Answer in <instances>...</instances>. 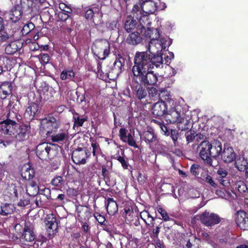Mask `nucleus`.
<instances>
[{
	"label": "nucleus",
	"mask_w": 248,
	"mask_h": 248,
	"mask_svg": "<svg viewBox=\"0 0 248 248\" xmlns=\"http://www.w3.org/2000/svg\"><path fill=\"white\" fill-rule=\"evenodd\" d=\"M119 136L121 139L124 142H126L127 136L126 131L124 128H121L119 131Z\"/></svg>",
	"instance_id": "obj_53"
},
{
	"label": "nucleus",
	"mask_w": 248,
	"mask_h": 248,
	"mask_svg": "<svg viewBox=\"0 0 248 248\" xmlns=\"http://www.w3.org/2000/svg\"><path fill=\"white\" fill-rule=\"evenodd\" d=\"M129 145L132 146L134 148H138V146L136 143V141L134 139L133 136L131 134H129L127 135L126 141Z\"/></svg>",
	"instance_id": "obj_48"
},
{
	"label": "nucleus",
	"mask_w": 248,
	"mask_h": 248,
	"mask_svg": "<svg viewBox=\"0 0 248 248\" xmlns=\"http://www.w3.org/2000/svg\"><path fill=\"white\" fill-rule=\"evenodd\" d=\"M34 28V25L31 22L25 24L22 28L21 32L23 35H26L28 34L33 35Z\"/></svg>",
	"instance_id": "obj_33"
},
{
	"label": "nucleus",
	"mask_w": 248,
	"mask_h": 248,
	"mask_svg": "<svg viewBox=\"0 0 248 248\" xmlns=\"http://www.w3.org/2000/svg\"><path fill=\"white\" fill-rule=\"evenodd\" d=\"M94 217L95 218V219H96V220H97V221L100 224H103L105 220V217H104V216H103L102 215H101V214H100L98 213H95L94 214Z\"/></svg>",
	"instance_id": "obj_55"
},
{
	"label": "nucleus",
	"mask_w": 248,
	"mask_h": 248,
	"mask_svg": "<svg viewBox=\"0 0 248 248\" xmlns=\"http://www.w3.org/2000/svg\"><path fill=\"white\" fill-rule=\"evenodd\" d=\"M93 16V11L92 9H89L87 10L85 13V17L87 19L92 18Z\"/></svg>",
	"instance_id": "obj_63"
},
{
	"label": "nucleus",
	"mask_w": 248,
	"mask_h": 248,
	"mask_svg": "<svg viewBox=\"0 0 248 248\" xmlns=\"http://www.w3.org/2000/svg\"><path fill=\"white\" fill-rule=\"evenodd\" d=\"M7 165L5 163H0V180L4 177V173L7 171Z\"/></svg>",
	"instance_id": "obj_51"
},
{
	"label": "nucleus",
	"mask_w": 248,
	"mask_h": 248,
	"mask_svg": "<svg viewBox=\"0 0 248 248\" xmlns=\"http://www.w3.org/2000/svg\"><path fill=\"white\" fill-rule=\"evenodd\" d=\"M108 214L113 215L118 211V205L113 198H108L105 204Z\"/></svg>",
	"instance_id": "obj_24"
},
{
	"label": "nucleus",
	"mask_w": 248,
	"mask_h": 248,
	"mask_svg": "<svg viewBox=\"0 0 248 248\" xmlns=\"http://www.w3.org/2000/svg\"><path fill=\"white\" fill-rule=\"evenodd\" d=\"M62 177L60 176L55 177L51 181V184L55 186H59L62 184Z\"/></svg>",
	"instance_id": "obj_52"
},
{
	"label": "nucleus",
	"mask_w": 248,
	"mask_h": 248,
	"mask_svg": "<svg viewBox=\"0 0 248 248\" xmlns=\"http://www.w3.org/2000/svg\"><path fill=\"white\" fill-rule=\"evenodd\" d=\"M33 170L29 167H23L21 170V176L25 180H30L33 177Z\"/></svg>",
	"instance_id": "obj_41"
},
{
	"label": "nucleus",
	"mask_w": 248,
	"mask_h": 248,
	"mask_svg": "<svg viewBox=\"0 0 248 248\" xmlns=\"http://www.w3.org/2000/svg\"><path fill=\"white\" fill-rule=\"evenodd\" d=\"M29 203L30 200L29 199L21 200L17 205L19 206H25L28 205Z\"/></svg>",
	"instance_id": "obj_64"
},
{
	"label": "nucleus",
	"mask_w": 248,
	"mask_h": 248,
	"mask_svg": "<svg viewBox=\"0 0 248 248\" xmlns=\"http://www.w3.org/2000/svg\"><path fill=\"white\" fill-rule=\"evenodd\" d=\"M19 125L16 123L15 122L11 121L10 123H2L1 124V128L2 132L4 134L9 135H15Z\"/></svg>",
	"instance_id": "obj_15"
},
{
	"label": "nucleus",
	"mask_w": 248,
	"mask_h": 248,
	"mask_svg": "<svg viewBox=\"0 0 248 248\" xmlns=\"http://www.w3.org/2000/svg\"><path fill=\"white\" fill-rule=\"evenodd\" d=\"M140 217L147 225H149V224L146 221V218H151V221L153 222L155 220L154 218L152 217L147 211H143L141 212L140 214Z\"/></svg>",
	"instance_id": "obj_43"
},
{
	"label": "nucleus",
	"mask_w": 248,
	"mask_h": 248,
	"mask_svg": "<svg viewBox=\"0 0 248 248\" xmlns=\"http://www.w3.org/2000/svg\"><path fill=\"white\" fill-rule=\"evenodd\" d=\"M59 8L62 11L67 13H70L72 11L71 9L63 3H61L59 4Z\"/></svg>",
	"instance_id": "obj_56"
},
{
	"label": "nucleus",
	"mask_w": 248,
	"mask_h": 248,
	"mask_svg": "<svg viewBox=\"0 0 248 248\" xmlns=\"http://www.w3.org/2000/svg\"><path fill=\"white\" fill-rule=\"evenodd\" d=\"M12 84L9 81H5L0 84V98L5 99L12 92Z\"/></svg>",
	"instance_id": "obj_20"
},
{
	"label": "nucleus",
	"mask_w": 248,
	"mask_h": 248,
	"mask_svg": "<svg viewBox=\"0 0 248 248\" xmlns=\"http://www.w3.org/2000/svg\"><path fill=\"white\" fill-rule=\"evenodd\" d=\"M217 174L218 175L217 180L218 178H225L228 175V172L223 168H219L217 172Z\"/></svg>",
	"instance_id": "obj_50"
},
{
	"label": "nucleus",
	"mask_w": 248,
	"mask_h": 248,
	"mask_svg": "<svg viewBox=\"0 0 248 248\" xmlns=\"http://www.w3.org/2000/svg\"><path fill=\"white\" fill-rule=\"evenodd\" d=\"M117 160L121 163L124 169H127L128 168V163L123 157L119 156L117 157Z\"/></svg>",
	"instance_id": "obj_57"
},
{
	"label": "nucleus",
	"mask_w": 248,
	"mask_h": 248,
	"mask_svg": "<svg viewBox=\"0 0 248 248\" xmlns=\"http://www.w3.org/2000/svg\"><path fill=\"white\" fill-rule=\"evenodd\" d=\"M92 51L98 59L104 60L109 54L110 44L107 40H96L92 45Z\"/></svg>",
	"instance_id": "obj_3"
},
{
	"label": "nucleus",
	"mask_w": 248,
	"mask_h": 248,
	"mask_svg": "<svg viewBox=\"0 0 248 248\" xmlns=\"http://www.w3.org/2000/svg\"><path fill=\"white\" fill-rule=\"evenodd\" d=\"M40 193L46 196L47 199H49L50 196V190L49 188H45L40 190Z\"/></svg>",
	"instance_id": "obj_61"
},
{
	"label": "nucleus",
	"mask_w": 248,
	"mask_h": 248,
	"mask_svg": "<svg viewBox=\"0 0 248 248\" xmlns=\"http://www.w3.org/2000/svg\"><path fill=\"white\" fill-rule=\"evenodd\" d=\"M157 1V10H162L166 8V4L164 2L160 1V0H155Z\"/></svg>",
	"instance_id": "obj_59"
},
{
	"label": "nucleus",
	"mask_w": 248,
	"mask_h": 248,
	"mask_svg": "<svg viewBox=\"0 0 248 248\" xmlns=\"http://www.w3.org/2000/svg\"><path fill=\"white\" fill-rule=\"evenodd\" d=\"M236 222L237 225L242 230L248 228V213L240 210L236 214Z\"/></svg>",
	"instance_id": "obj_14"
},
{
	"label": "nucleus",
	"mask_w": 248,
	"mask_h": 248,
	"mask_svg": "<svg viewBox=\"0 0 248 248\" xmlns=\"http://www.w3.org/2000/svg\"><path fill=\"white\" fill-rule=\"evenodd\" d=\"M32 3L31 0H20V8L25 10L28 9L30 7L32 6Z\"/></svg>",
	"instance_id": "obj_46"
},
{
	"label": "nucleus",
	"mask_w": 248,
	"mask_h": 248,
	"mask_svg": "<svg viewBox=\"0 0 248 248\" xmlns=\"http://www.w3.org/2000/svg\"><path fill=\"white\" fill-rule=\"evenodd\" d=\"M233 189L234 191L237 190L239 193L243 194L247 190V187L243 181H238L233 185Z\"/></svg>",
	"instance_id": "obj_37"
},
{
	"label": "nucleus",
	"mask_w": 248,
	"mask_h": 248,
	"mask_svg": "<svg viewBox=\"0 0 248 248\" xmlns=\"http://www.w3.org/2000/svg\"><path fill=\"white\" fill-rule=\"evenodd\" d=\"M198 236L200 238H202L204 241L206 242L212 246L214 245V238L210 236L209 234L207 232L204 231H201L199 232Z\"/></svg>",
	"instance_id": "obj_39"
},
{
	"label": "nucleus",
	"mask_w": 248,
	"mask_h": 248,
	"mask_svg": "<svg viewBox=\"0 0 248 248\" xmlns=\"http://www.w3.org/2000/svg\"><path fill=\"white\" fill-rule=\"evenodd\" d=\"M200 155L202 160L207 164L212 165V159L210 156V149L209 148V142L207 141H203L201 142L199 147Z\"/></svg>",
	"instance_id": "obj_13"
},
{
	"label": "nucleus",
	"mask_w": 248,
	"mask_h": 248,
	"mask_svg": "<svg viewBox=\"0 0 248 248\" xmlns=\"http://www.w3.org/2000/svg\"><path fill=\"white\" fill-rule=\"evenodd\" d=\"M195 218L200 220L202 224L207 227L214 226L220 221V218L217 215L206 211L196 216Z\"/></svg>",
	"instance_id": "obj_7"
},
{
	"label": "nucleus",
	"mask_w": 248,
	"mask_h": 248,
	"mask_svg": "<svg viewBox=\"0 0 248 248\" xmlns=\"http://www.w3.org/2000/svg\"><path fill=\"white\" fill-rule=\"evenodd\" d=\"M161 51L155 53H151L149 51L152 55V68H154V65L158 67L163 63V58L160 53Z\"/></svg>",
	"instance_id": "obj_29"
},
{
	"label": "nucleus",
	"mask_w": 248,
	"mask_h": 248,
	"mask_svg": "<svg viewBox=\"0 0 248 248\" xmlns=\"http://www.w3.org/2000/svg\"><path fill=\"white\" fill-rule=\"evenodd\" d=\"M136 24V20L131 16H128L124 23L125 30L130 32L135 28Z\"/></svg>",
	"instance_id": "obj_34"
},
{
	"label": "nucleus",
	"mask_w": 248,
	"mask_h": 248,
	"mask_svg": "<svg viewBox=\"0 0 248 248\" xmlns=\"http://www.w3.org/2000/svg\"><path fill=\"white\" fill-rule=\"evenodd\" d=\"M52 145L47 143H42L39 144L36 148V155L41 159H45L52 156L54 152Z\"/></svg>",
	"instance_id": "obj_9"
},
{
	"label": "nucleus",
	"mask_w": 248,
	"mask_h": 248,
	"mask_svg": "<svg viewBox=\"0 0 248 248\" xmlns=\"http://www.w3.org/2000/svg\"><path fill=\"white\" fill-rule=\"evenodd\" d=\"M23 12L19 5H16L5 14V18L13 23H16L22 18Z\"/></svg>",
	"instance_id": "obj_12"
},
{
	"label": "nucleus",
	"mask_w": 248,
	"mask_h": 248,
	"mask_svg": "<svg viewBox=\"0 0 248 248\" xmlns=\"http://www.w3.org/2000/svg\"><path fill=\"white\" fill-rule=\"evenodd\" d=\"M38 110V107L35 103H31L27 108L25 112V114L29 115L30 117L33 118Z\"/></svg>",
	"instance_id": "obj_38"
},
{
	"label": "nucleus",
	"mask_w": 248,
	"mask_h": 248,
	"mask_svg": "<svg viewBox=\"0 0 248 248\" xmlns=\"http://www.w3.org/2000/svg\"><path fill=\"white\" fill-rule=\"evenodd\" d=\"M27 135V128L26 127H19L17 132L15 134V137L17 140L22 141L26 139Z\"/></svg>",
	"instance_id": "obj_35"
},
{
	"label": "nucleus",
	"mask_w": 248,
	"mask_h": 248,
	"mask_svg": "<svg viewBox=\"0 0 248 248\" xmlns=\"http://www.w3.org/2000/svg\"><path fill=\"white\" fill-rule=\"evenodd\" d=\"M142 16L140 18L139 23L140 26L141 31L142 30H145L150 26L151 22L147 15L142 14Z\"/></svg>",
	"instance_id": "obj_31"
},
{
	"label": "nucleus",
	"mask_w": 248,
	"mask_h": 248,
	"mask_svg": "<svg viewBox=\"0 0 248 248\" xmlns=\"http://www.w3.org/2000/svg\"><path fill=\"white\" fill-rule=\"evenodd\" d=\"M117 21L116 20H112L108 23V27L111 30H114L117 27Z\"/></svg>",
	"instance_id": "obj_62"
},
{
	"label": "nucleus",
	"mask_w": 248,
	"mask_h": 248,
	"mask_svg": "<svg viewBox=\"0 0 248 248\" xmlns=\"http://www.w3.org/2000/svg\"><path fill=\"white\" fill-rule=\"evenodd\" d=\"M35 238L33 226L30 222H26L21 239L26 242H32Z\"/></svg>",
	"instance_id": "obj_16"
},
{
	"label": "nucleus",
	"mask_w": 248,
	"mask_h": 248,
	"mask_svg": "<svg viewBox=\"0 0 248 248\" xmlns=\"http://www.w3.org/2000/svg\"><path fill=\"white\" fill-rule=\"evenodd\" d=\"M73 119L74 120V124L73 126L74 129L76 127L82 126L83 123L87 120L85 118H80L78 113L74 114Z\"/></svg>",
	"instance_id": "obj_42"
},
{
	"label": "nucleus",
	"mask_w": 248,
	"mask_h": 248,
	"mask_svg": "<svg viewBox=\"0 0 248 248\" xmlns=\"http://www.w3.org/2000/svg\"><path fill=\"white\" fill-rule=\"evenodd\" d=\"M159 232H160V227L158 226L156 227L153 230L152 235H151V237L158 238V234H159Z\"/></svg>",
	"instance_id": "obj_58"
},
{
	"label": "nucleus",
	"mask_w": 248,
	"mask_h": 248,
	"mask_svg": "<svg viewBox=\"0 0 248 248\" xmlns=\"http://www.w3.org/2000/svg\"><path fill=\"white\" fill-rule=\"evenodd\" d=\"M235 166L239 171L246 170L248 166V162L247 160L243 157L237 158L235 161Z\"/></svg>",
	"instance_id": "obj_36"
},
{
	"label": "nucleus",
	"mask_w": 248,
	"mask_h": 248,
	"mask_svg": "<svg viewBox=\"0 0 248 248\" xmlns=\"http://www.w3.org/2000/svg\"><path fill=\"white\" fill-rule=\"evenodd\" d=\"M75 76V73L72 70H64L61 73L60 77L62 80H72Z\"/></svg>",
	"instance_id": "obj_40"
},
{
	"label": "nucleus",
	"mask_w": 248,
	"mask_h": 248,
	"mask_svg": "<svg viewBox=\"0 0 248 248\" xmlns=\"http://www.w3.org/2000/svg\"><path fill=\"white\" fill-rule=\"evenodd\" d=\"M211 156L216 157L220 155L222 153V147L220 141L214 140L211 143H209Z\"/></svg>",
	"instance_id": "obj_19"
},
{
	"label": "nucleus",
	"mask_w": 248,
	"mask_h": 248,
	"mask_svg": "<svg viewBox=\"0 0 248 248\" xmlns=\"http://www.w3.org/2000/svg\"><path fill=\"white\" fill-rule=\"evenodd\" d=\"M159 99L161 101H164L165 104H169L171 108L174 107L175 104H174V101L171 98L169 93L167 91L161 92V94H159Z\"/></svg>",
	"instance_id": "obj_32"
},
{
	"label": "nucleus",
	"mask_w": 248,
	"mask_h": 248,
	"mask_svg": "<svg viewBox=\"0 0 248 248\" xmlns=\"http://www.w3.org/2000/svg\"><path fill=\"white\" fill-rule=\"evenodd\" d=\"M148 93L150 97L153 98V99H155V98H157L158 97H159L160 94L159 93L158 91L154 87H152L149 89Z\"/></svg>",
	"instance_id": "obj_45"
},
{
	"label": "nucleus",
	"mask_w": 248,
	"mask_h": 248,
	"mask_svg": "<svg viewBox=\"0 0 248 248\" xmlns=\"http://www.w3.org/2000/svg\"><path fill=\"white\" fill-rule=\"evenodd\" d=\"M131 87L133 92V94L139 100H141L146 97L147 95L145 88L137 82V79L133 78L131 82Z\"/></svg>",
	"instance_id": "obj_10"
},
{
	"label": "nucleus",
	"mask_w": 248,
	"mask_h": 248,
	"mask_svg": "<svg viewBox=\"0 0 248 248\" xmlns=\"http://www.w3.org/2000/svg\"><path fill=\"white\" fill-rule=\"evenodd\" d=\"M46 231L49 235H53L57 232L58 222L53 214L47 216L45 220Z\"/></svg>",
	"instance_id": "obj_11"
},
{
	"label": "nucleus",
	"mask_w": 248,
	"mask_h": 248,
	"mask_svg": "<svg viewBox=\"0 0 248 248\" xmlns=\"http://www.w3.org/2000/svg\"><path fill=\"white\" fill-rule=\"evenodd\" d=\"M152 68V55L149 50L137 52L134 59V65L132 67L133 74L140 73L141 71L149 70Z\"/></svg>",
	"instance_id": "obj_2"
},
{
	"label": "nucleus",
	"mask_w": 248,
	"mask_h": 248,
	"mask_svg": "<svg viewBox=\"0 0 248 248\" xmlns=\"http://www.w3.org/2000/svg\"><path fill=\"white\" fill-rule=\"evenodd\" d=\"M224 162L230 163L232 162L235 157V155L232 147L225 146L220 155Z\"/></svg>",
	"instance_id": "obj_18"
},
{
	"label": "nucleus",
	"mask_w": 248,
	"mask_h": 248,
	"mask_svg": "<svg viewBox=\"0 0 248 248\" xmlns=\"http://www.w3.org/2000/svg\"><path fill=\"white\" fill-rule=\"evenodd\" d=\"M87 157L86 152L81 149L74 151L72 154L73 161L78 164H85Z\"/></svg>",
	"instance_id": "obj_17"
},
{
	"label": "nucleus",
	"mask_w": 248,
	"mask_h": 248,
	"mask_svg": "<svg viewBox=\"0 0 248 248\" xmlns=\"http://www.w3.org/2000/svg\"><path fill=\"white\" fill-rule=\"evenodd\" d=\"M39 192V188L37 184L33 181H31L27 185L26 192L30 196L37 195Z\"/></svg>",
	"instance_id": "obj_30"
},
{
	"label": "nucleus",
	"mask_w": 248,
	"mask_h": 248,
	"mask_svg": "<svg viewBox=\"0 0 248 248\" xmlns=\"http://www.w3.org/2000/svg\"><path fill=\"white\" fill-rule=\"evenodd\" d=\"M140 138L145 141L147 144H150L156 140V136L151 128L144 130L142 133L139 132Z\"/></svg>",
	"instance_id": "obj_22"
},
{
	"label": "nucleus",
	"mask_w": 248,
	"mask_h": 248,
	"mask_svg": "<svg viewBox=\"0 0 248 248\" xmlns=\"http://www.w3.org/2000/svg\"><path fill=\"white\" fill-rule=\"evenodd\" d=\"M11 36L4 30L0 31V44L7 42Z\"/></svg>",
	"instance_id": "obj_44"
},
{
	"label": "nucleus",
	"mask_w": 248,
	"mask_h": 248,
	"mask_svg": "<svg viewBox=\"0 0 248 248\" xmlns=\"http://www.w3.org/2000/svg\"><path fill=\"white\" fill-rule=\"evenodd\" d=\"M218 182L221 184L222 186L228 187L230 185V181L228 178H225L223 179L218 178Z\"/></svg>",
	"instance_id": "obj_54"
},
{
	"label": "nucleus",
	"mask_w": 248,
	"mask_h": 248,
	"mask_svg": "<svg viewBox=\"0 0 248 248\" xmlns=\"http://www.w3.org/2000/svg\"><path fill=\"white\" fill-rule=\"evenodd\" d=\"M142 40V37L138 32H134L129 34L126 41L129 45L135 46L141 42Z\"/></svg>",
	"instance_id": "obj_26"
},
{
	"label": "nucleus",
	"mask_w": 248,
	"mask_h": 248,
	"mask_svg": "<svg viewBox=\"0 0 248 248\" xmlns=\"http://www.w3.org/2000/svg\"><path fill=\"white\" fill-rule=\"evenodd\" d=\"M199 167V166L198 165H192L190 168L191 172L195 176L198 175L199 174V172L197 171V170H198Z\"/></svg>",
	"instance_id": "obj_60"
},
{
	"label": "nucleus",
	"mask_w": 248,
	"mask_h": 248,
	"mask_svg": "<svg viewBox=\"0 0 248 248\" xmlns=\"http://www.w3.org/2000/svg\"><path fill=\"white\" fill-rule=\"evenodd\" d=\"M143 33L144 36L150 39L147 49L151 53L158 52L164 50L170 46L169 39L160 37L158 30L155 28H148L145 30Z\"/></svg>",
	"instance_id": "obj_1"
},
{
	"label": "nucleus",
	"mask_w": 248,
	"mask_h": 248,
	"mask_svg": "<svg viewBox=\"0 0 248 248\" xmlns=\"http://www.w3.org/2000/svg\"><path fill=\"white\" fill-rule=\"evenodd\" d=\"M183 110L181 105L175 104L174 107L170 108L168 113L166 114V118L167 121L170 123L177 122L181 124L184 122L183 118Z\"/></svg>",
	"instance_id": "obj_6"
},
{
	"label": "nucleus",
	"mask_w": 248,
	"mask_h": 248,
	"mask_svg": "<svg viewBox=\"0 0 248 248\" xmlns=\"http://www.w3.org/2000/svg\"><path fill=\"white\" fill-rule=\"evenodd\" d=\"M51 140L53 142L58 143L66 142L69 138L67 130H61L56 134L50 136Z\"/></svg>",
	"instance_id": "obj_23"
},
{
	"label": "nucleus",
	"mask_w": 248,
	"mask_h": 248,
	"mask_svg": "<svg viewBox=\"0 0 248 248\" xmlns=\"http://www.w3.org/2000/svg\"><path fill=\"white\" fill-rule=\"evenodd\" d=\"M157 1L151 0L140 1L139 3L134 4L132 9L133 13L139 12L140 14L149 15L153 14L157 10Z\"/></svg>",
	"instance_id": "obj_4"
},
{
	"label": "nucleus",
	"mask_w": 248,
	"mask_h": 248,
	"mask_svg": "<svg viewBox=\"0 0 248 248\" xmlns=\"http://www.w3.org/2000/svg\"><path fill=\"white\" fill-rule=\"evenodd\" d=\"M167 111L166 104L164 101H158L152 108L153 114L156 116H162Z\"/></svg>",
	"instance_id": "obj_21"
},
{
	"label": "nucleus",
	"mask_w": 248,
	"mask_h": 248,
	"mask_svg": "<svg viewBox=\"0 0 248 248\" xmlns=\"http://www.w3.org/2000/svg\"><path fill=\"white\" fill-rule=\"evenodd\" d=\"M59 125V122L54 117L48 116L41 120L40 128L46 131L48 136L53 132H55Z\"/></svg>",
	"instance_id": "obj_8"
},
{
	"label": "nucleus",
	"mask_w": 248,
	"mask_h": 248,
	"mask_svg": "<svg viewBox=\"0 0 248 248\" xmlns=\"http://www.w3.org/2000/svg\"><path fill=\"white\" fill-rule=\"evenodd\" d=\"M157 211L160 214L162 219L164 221H169L171 220V218L168 216L167 212L161 207H158L157 208Z\"/></svg>",
	"instance_id": "obj_47"
},
{
	"label": "nucleus",
	"mask_w": 248,
	"mask_h": 248,
	"mask_svg": "<svg viewBox=\"0 0 248 248\" xmlns=\"http://www.w3.org/2000/svg\"><path fill=\"white\" fill-rule=\"evenodd\" d=\"M203 180L206 183L210 184L211 186L216 187V184L213 180L212 177L208 174H206L202 176Z\"/></svg>",
	"instance_id": "obj_49"
},
{
	"label": "nucleus",
	"mask_w": 248,
	"mask_h": 248,
	"mask_svg": "<svg viewBox=\"0 0 248 248\" xmlns=\"http://www.w3.org/2000/svg\"><path fill=\"white\" fill-rule=\"evenodd\" d=\"M123 62L122 60L120 59H117L115 60V62L113 64V67L110 71H109V73L108 75V77L109 76V75H113L117 77L121 72V69L123 65Z\"/></svg>",
	"instance_id": "obj_27"
},
{
	"label": "nucleus",
	"mask_w": 248,
	"mask_h": 248,
	"mask_svg": "<svg viewBox=\"0 0 248 248\" xmlns=\"http://www.w3.org/2000/svg\"><path fill=\"white\" fill-rule=\"evenodd\" d=\"M21 47L20 42L17 41L11 42L5 48V52L8 55H12L17 52Z\"/></svg>",
	"instance_id": "obj_25"
},
{
	"label": "nucleus",
	"mask_w": 248,
	"mask_h": 248,
	"mask_svg": "<svg viewBox=\"0 0 248 248\" xmlns=\"http://www.w3.org/2000/svg\"><path fill=\"white\" fill-rule=\"evenodd\" d=\"M153 68H150L149 70L141 71L140 73L133 74L134 78L139 79L145 85H155L157 81V74L152 70Z\"/></svg>",
	"instance_id": "obj_5"
},
{
	"label": "nucleus",
	"mask_w": 248,
	"mask_h": 248,
	"mask_svg": "<svg viewBox=\"0 0 248 248\" xmlns=\"http://www.w3.org/2000/svg\"><path fill=\"white\" fill-rule=\"evenodd\" d=\"M15 209L14 204L7 203L3 204L0 206V215L6 216L11 215L14 212Z\"/></svg>",
	"instance_id": "obj_28"
}]
</instances>
